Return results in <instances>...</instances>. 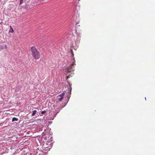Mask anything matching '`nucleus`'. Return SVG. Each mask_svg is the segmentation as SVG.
<instances>
[{"instance_id":"18","label":"nucleus","mask_w":155,"mask_h":155,"mask_svg":"<svg viewBox=\"0 0 155 155\" xmlns=\"http://www.w3.org/2000/svg\"><path fill=\"white\" fill-rule=\"evenodd\" d=\"M59 112V111H58V112H57V113H58Z\"/></svg>"},{"instance_id":"19","label":"nucleus","mask_w":155,"mask_h":155,"mask_svg":"<svg viewBox=\"0 0 155 155\" xmlns=\"http://www.w3.org/2000/svg\"><path fill=\"white\" fill-rule=\"evenodd\" d=\"M78 26H79V25H77V26L78 27Z\"/></svg>"},{"instance_id":"13","label":"nucleus","mask_w":155,"mask_h":155,"mask_svg":"<svg viewBox=\"0 0 155 155\" xmlns=\"http://www.w3.org/2000/svg\"><path fill=\"white\" fill-rule=\"evenodd\" d=\"M46 112V111L44 110V111H41V114H45Z\"/></svg>"},{"instance_id":"14","label":"nucleus","mask_w":155,"mask_h":155,"mask_svg":"<svg viewBox=\"0 0 155 155\" xmlns=\"http://www.w3.org/2000/svg\"><path fill=\"white\" fill-rule=\"evenodd\" d=\"M70 78V76L69 75L68 76H67V78Z\"/></svg>"},{"instance_id":"12","label":"nucleus","mask_w":155,"mask_h":155,"mask_svg":"<svg viewBox=\"0 0 155 155\" xmlns=\"http://www.w3.org/2000/svg\"><path fill=\"white\" fill-rule=\"evenodd\" d=\"M24 0H20V4H21L23 2V1Z\"/></svg>"},{"instance_id":"2","label":"nucleus","mask_w":155,"mask_h":155,"mask_svg":"<svg viewBox=\"0 0 155 155\" xmlns=\"http://www.w3.org/2000/svg\"><path fill=\"white\" fill-rule=\"evenodd\" d=\"M31 54L34 58L37 60L40 58V54L35 47H32L31 48Z\"/></svg>"},{"instance_id":"6","label":"nucleus","mask_w":155,"mask_h":155,"mask_svg":"<svg viewBox=\"0 0 155 155\" xmlns=\"http://www.w3.org/2000/svg\"><path fill=\"white\" fill-rule=\"evenodd\" d=\"M18 120V119L17 118L14 117L12 118V122H13L15 121H17Z\"/></svg>"},{"instance_id":"17","label":"nucleus","mask_w":155,"mask_h":155,"mask_svg":"<svg viewBox=\"0 0 155 155\" xmlns=\"http://www.w3.org/2000/svg\"><path fill=\"white\" fill-rule=\"evenodd\" d=\"M68 96V97H69V99L70 97V95H69V96Z\"/></svg>"},{"instance_id":"3","label":"nucleus","mask_w":155,"mask_h":155,"mask_svg":"<svg viewBox=\"0 0 155 155\" xmlns=\"http://www.w3.org/2000/svg\"><path fill=\"white\" fill-rule=\"evenodd\" d=\"M73 60L74 61L73 63L71 64H70L68 67H66V70L67 72H70L71 71H73L74 70L73 68H72V66L75 65V61L74 59H73Z\"/></svg>"},{"instance_id":"4","label":"nucleus","mask_w":155,"mask_h":155,"mask_svg":"<svg viewBox=\"0 0 155 155\" xmlns=\"http://www.w3.org/2000/svg\"><path fill=\"white\" fill-rule=\"evenodd\" d=\"M81 40V38L80 36H78L77 37V38L76 41H75V44H76V46H78V44L80 42V40Z\"/></svg>"},{"instance_id":"1","label":"nucleus","mask_w":155,"mask_h":155,"mask_svg":"<svg viewBox=\"0 0 155 155\" xmlns=\"http://www.w3.org/2000/svg\"><path fill=\"white\" fill-rule=\"evenodd\" d=\"M51 129L48 128L45 130L42 133L43 135L41 139V141L40 142L41 145L44 149L51 146L52 143L51 142L52 141V137L51 136V134L50 133Z\"/></svg>"},{"instance_id":"16","label":"nucleus","mask_w":155,"mask_h":155,"mask_svg":"<svg viewBox=\"0 0 155 155\" xmlns=\"http://www.w3.org/2000/svg\"><path fill=\"white\" fill-rule=\"evenodd\" d=\"M63 107H61L60 109H61Z\"/></svg>"},{"instance_id":"15","label":"nucleus","mask_w":155,"mask_h":155,"mask_svg":"<svg viewBox=\"0 0 155 155\" xmlns=\"http://www.w3.org/2000/svg\"><path fill=\"white\" fill-rule=\"evenodd\" d=\"M72 56L73 57V56H74V54L72 53Z\"/></svg>"},{"instance_id":"11","label":"nucleus","mask_w":155,"mask_h":155,"mask_svg":"<svg viewBox=\"0 0 155 155\" xmlns=\"http://www.w3.org/2000/svg\"><path fill=\"white\" fill-rule=\"evenodd\" d=\"M69 86H70V91L69 92V93H70V94H71V85L69 83Z\"/></svg>"},{"instance_id":"10","label":"nucleus","mask_w":155,"mask_h":155,"mask_svg":"<svg viewBox=\"0 0 155 155\" xmlns=\"http://www.w3.org/2000/svg\"><path fill=\"white\" fill-rule=\"evenodd\" d=\"M10 28L9 30V32L10 33V32L12 33L14 31L13 29L12 28V27L11 26H10Z\"/></svg>"},{"instance_id":"7","label":"nucleus","mask_w":155,"mask_h":155,"mask_svg":"<svg viewBox=\"0 0 155 155\" xmlns=\"http://www.w3.org/2000/svg\"><path fill=\"white\" fill-rule=\"evenodd\" d=\"M64 94H65V93L64 92H63L61 94L59 95H58V97H62L63 98L64 97Z\"/></svg>"},{"instance_id":"9","label":"nucleus","mask_w":155,"mask_h":155,"mask_svg":"<svg viewBox=\"0 0 155 155\" xmlns=\"http://www.w3.org/2000/svg\"><path fill=\"white\" fill-rule=\"evenodd\" d=\"M37 112V111L35 110H34L32 112V113L31 114L32 116H34L35 115Z\"/></svg>"},{"instance_id":"8","label":"nucleus","mask_w":155,"mask_h":155,"mask_svg":"<svg viewBox=\"0 0 155 155\" xmlns=\"http://www.w3.org/2000/svg\"><path fill=\"white\" fill-rule=\"evenodd\" d=\"M63 98L62 97H61L60 98H58L57 99V101H61L62 100Z\"/></svg>"},{"instance_id":"5","label":"nucleus","mask_w":155,"mask_h":155,"mask_svg":"<svg viewBox=\"0 0 155 155\" xmlns=\"http://www.w3.org/2000/svg\"><path fill=\"white\" fill-rule=\"evenodd\" d=\"M7 48V46L6 45H0V49L2 50L5 48Z\"/></svg>"}]
</instances>
